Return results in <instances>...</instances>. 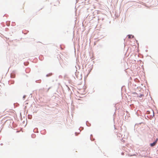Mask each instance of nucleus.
I'll use <instances>...</instances> for the list:
<instances>
[{
    "instance_id": "obj_1",
    "label": "nucleus",
    "mask_w": 158,
    "mask_h": 158,
    "mask_svg": "<svg viewBox=\"0 0 158 158\" xmlns=\"http://www.w3.org/2000/svg\"><path fill=\"white\" fill-rule=\"evenodd\" d=\"M157 141H158V139L157 138L156 139V141L150 144L151 146L152 147L154 146L157 143Z\"/></svg>"
},
{
    "instance_id": "obj_2",
    "label": "nucleus",
    "mask_w": 158,
    "mask_h": 158,
    "mask_svg": "<svg viewBox=\"0 0 158 158\" xmlns=\"http://www.w3.org/2000/svg\"><path fill=\"white\" fill-rule=\"evenodd\" d=\"M132 94H135V96H137V97L140 98L144 96V95L143 94H141L139 96H138V95L137 94H136L135 92L132 93Z\"/></svg>"
},
{
    "instance_id": "obj_3",
    "label": "nucleus",
    "mask_w": 158,
    "mask_h": 158,
    "mask_svg": "<svg viewBox=\"0 0 158 158\" xmlns=\"http://www.w3.org/2000/svg\"><path fill=\"white\" fill-rule=\"evenodd\" d=\"M131 35H128V38H131Z\"/></svg>"
}]
</instances>
